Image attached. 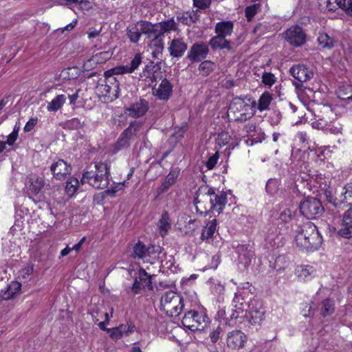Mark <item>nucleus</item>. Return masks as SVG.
I'll return each instance as SVG.
<instances>
[{"label":"nucleus","instance_id":"nucleus-40","mask_svg":"<svg viewBox=\"0 0 352 352\" xmlns=\"http://www.w3.org/2000/svg\"><path fill=\"white\" fill-rule=\"evenodd\" d=\"M157 65H154L153 63L151 62L150 65H147L144 67L140 76L142 77L151 78L152 79V81H157V79L158 78V75L155 74L157 70H154V69H155Z\"/></svg>","mask_w":352,"mask_h":352},{"label":"nucleus","instance_id":"nucleus-47","mask_svg":"<svg viewBox=\"0 0 352 352\" xmlns=\"http://www.w3.org/2000/svg\"><path fill=\"white\" fill-rule=\"evenodd\" d=\"M261 4L254 3L250 6H248L245 9V17L248 21H252L256 14L260 10Z\"/></svg>","mask_w":352,"mask_h":352},{"label":"nucleus","instance_id":"nucleus-31","mask_svg":"<svg viewBox=\"0 0 352 352\" xmlns=\"http://www.w3.org/2000/svg\"><path fill=\"white\" fill-rule=\"evenodd\" d=\"M158 227L160 229V234L164 236L168 231L171 228L170 219L169 214L166 211H164L159 220Z\"/></svg>","mask_w":352,"mask_h":352},{"label":"nucleus","instance_id":"nucleus-8","mask_svg":"<svg viewBox=\"0 0 352 352\" xmlns=\"http://www.w3.org/2000/svg\"><path fill=\"white\" fill-rule=\"evenodd\" d=\"M209 53L208 45L203 41L195 43L188 52L187 58L192 63L205 59Z\"/></svg>","mask_w":352,"mask_h":352},{"label":"nucleus","instance_id":"nucleus-14","mask_svg":"<svg viewBox=\"0 0 352 352\" xmlns=\"http://www.w3.org/2000/svg\"><path fill=\"white\" fill-rule=\"evenodd\" d=\"M289 72L300 83L306 82L314 76L313 70L304 64L294 65L290 68Z\"/></svg>","mask_w":352,"mask_h":352},{"label":"nucleus","instance_id":"nucleus-29","mask_svg":"<svg viewBox=\"0 0 352 352\" xmlns=\"http://www.w3.org/2000/svg\"><path fill=\"white\" fill-rule=\"evenodd\" d=\"M45 180L40 177L31 178L28 187L29 195H37L45 186Z\"/></svg>","mask_w":352,"mask_h":352},{"label":"nucleus","instance_id":"nucleus-10","mask_svg":"<svg viewBox=\"0 0 352 352\" xmlns=\"http://www.w3.org/2000/svg\"><path fill=\"white\" fill-rule=\"evenodd\" d=\"M82 183H88L96 189H104L109 184V179L107 177H98L93 171H85L82 174Z\"/></svg>","mask_w":352,"mask_h":352},{"label":"nucleus","instance_id":"nucleus-58","mask_svg":"<svg viewBox=\"0 0 352 352\" xmlns=\"http://www.w3.org/2000/svg\"><path fill=\"white\" fill-rule=\"evenodd\" d=\"M230 138V137L228 133L221 132L218 135L217 142L220 146H224L228 143Z\"/></svg>","mask_w":352,"mask_h":352},{"label":"nucleus","instance_id":"nucleus-38","mask_svg":"<svg viewBox=\"0 0 352 352\" xmlns=\"http://www.w3.org/2000/svg\"><path fill=\"white\" fill-rule=\"evenodd\" d=\"M334 301L330 299H325L321 302L320 314L323 317L331 315L334 312Z\"/></svg>","mask_w":352,"mask_h":352},{"label":"nucleus","instance_id":"nucleus-62","mask_svg":"<svg viewBox=\"0 0 352 352\" xmlns=\"http://www.w3.org/2000/svg\"><path fill=\"white\" fill-rule=\"evenodd\" d=\"M312 126L317 129H323L327 125V122L322 118L316 119L312 122Z\"/></svg>","mask_w":352,"mask_h":352},{"label":"nucleus","instance_id":"nucleus-6","mask_svg":"<svg viewBox=\"0 0 352 352\" xmlns=\"http://www.w3.org/2000/svg\"><path fill=\"white\" fill-rule=\"evenodd\" d=\"M300 211L307 219H316L322 214L324 207L318 199L307 197L300 202Z\"/></svg>","mask_w":352,"mask_h":352},{"label":"nucleus","instance_id":"nucleus-13","mask_svg":"<svg viewBox=\"0 0 352 352\" xmlns=\"http://www.w3.org/2000/svg\"><path fill=\"white\" fill-rule=\"evenodd\" d=\"M240 300H243V298H240V296L236 294L233 300L235 309L228 308V316H226V323L229 326L234 325L236 324V320L240 317V314H243L244 312L243 302H240Z\"/></svg>","mask_w":352,"mask_h":352},{"label":"nucleus","instance_id":"nucleus-39","mask_svg":"<svg viewBox=\"0 0 352 352\" xmlns=\"http://www.w3.org/2000/svg\"><path fill=\"white\" fill-rule=\"evenodd\" d=\"M96 171L94 173L98 177H107L109 179L110 172L109 167L105 163L98 162L95 164Z\"/></svg>","mask_w":352,"mask_h":352},{"label":"nucleus","instance_id":"nucleus-52","mask_svg":"<svg viewBox=\"0 0 352 352\" xmlns=\"http://www.w3.org/2000/svg\"><path fill=\"white\" fill-rule=\"evenodd\" d=\"M131 143L126 140L124 137L120 135L118 140L114 145V151H119L122 149L127 148L130 146Z\"/></svg>","mask_w":352,"mask_h":352},{"label":"nucleus","instance_id":"nucleus-61","mask_svg":"<svg viewBox=\"0 0 352 352\" xmlns=\"http://www.w3.org/2000/svg\"><path fill=\"white\" fill-rule=\"evenodd\" d=\"M113 76H114V74L111 71V69H110L104 72V77L106 78L107 81L111 82V80H114V82H115L114 88L118 89L119 83L117 80V78L116 77H114Z\"/></svg>","mask_w":352,"mask_h":352},{"label":"nucleus","instance_id":"nucleus-12","mask_svg":"<svg viewBox=\"0 0 352 352\" xmlns=\"http://www.w3.org/2000/svg\"><path fill=\"white\" fill-rule=\"evenodd\" d=\"M247 341L246 335L240 330H233L227 334V346L232 349H240Z\"/></svg>","mask_w":352,"mask_h":352},{"label":"nucleus","instance_id":"nucleus-55","mask_svg":"<svg viewBox=\"0 0 352 352\" xmlns=\"http://www.w3.org/2000/svg\"><path fill=\"white\" fill-rule=\"evenodd\" d=\"M344 190H345L344 200L347 202V206H350V208H352V183L346 184Z\"/></svg>","mask_w":352,"mask_h":352},{"label":"nucleus","instance_id":"nucleus-37","mask_svg":"<svg viewBox=\"0 0 352 352\" xmlns=\"http://www.w3.org/2000/svg\"><path fill=\"white\" fill-rule=\"evenodd\" d=\"M126 34L132 43H138L142 33L141 32V28L138 27L137 25H132L129 26L126 29Z\"/></svg>","mask_w":352,"mask_h":352},{"label":"nucleus","instance_id":"nucleus-27","mask_svg":"<svg viewBox=\"0 0 352 352\" xmlns=\"http://www.w3.org/2000/svg\"><path fill=\"white\" fill-rule=\"evenodd\" d=\"M208 45H210V46L213 50H216L217 49H227L228 50H232L230 41L227 40L226 37H222L217 34V36L211 38Z\"/></svg>","mask_w":352,"mask_h":352},{"label":"nucleus","instance_id":"nucleus-54","mask_svg":"<svg viewBox=\"0 0 352 352\" xmlns=\"http://www.w3.org/2000/svg\"><path fill=\"white\" fill-rule=\"evenodd\" d=\"M294 217V212L290 209L287 208L283 210L280 214L279 220L284 223H289Z\"/></svg>","mask_w":352,"mask_h":352},{"label":"nucleus","instance_id":"nucleus-64","mask_svg":"<svg viewBox=\"0 0 352 352\" xmlns=\"http://www.w3.org/2000/svg\"><path fill=\"white\" fill-rule=\"evenodd\" d=\"M38 122V118H30L28 122L26 123L25 127H24V131L25 132H29L31 130L33 129V128L35 126V125L37 124Z\"/></svg>","mask_w":352,"mask_h":352},{"label":"nucleus","instance_id":"nucleus-25","mask_svg":"<svg viewBox=\"0 0 352 352\" xmlns=\"http://www.w3.org/2000/svg\"><path fill=\"white\" fill-rule=\"evenodd\" d=\"M318 45L327 50H331L336 47L338 44V40L334 36H331L325 32L320 33L318 36Z\"/></svg>","mask_w":352,"mask_h":352},{"label":"nucleus","instance_id":"nucleus-45","mask_svg":"<svg viewBox=\"0 0 352 352\" xmlns=\"http://www.w3.org/2000/svg\"><path fill=\"white\" fill-rule=\"evenodd\" d=\"M337 5L331 0H319V7L321 12L327 13L329 12H333L337 9Z\"/></svg>","mask_w":352,"mask_h":352},{"label":"nucleus","instance_id":"nucleus-20","mask_svg":"<svg viewBox=\"0 0 352 352\" xmlns=\"http://www.w3.org/2000/svg\"><path fill=\"white\" fill-rule=\"evenodd\" d=\"M186 50L187 44L180 38L173 39L168 47L170 55L175 58L182 57Z\"/></svg>","mask_w":352,"mask_h":352},{"label":"nucleus","instance_id":"nucleus-34","mask_svg":"<svg viewBox=\"0 0 352 352\" xmlns=\"http://www.w3.org/2000/svg\"><path fill=\"white\" fill-rule=\"evenodd\" d=\"M158 25L162 32V36H164V34L166 32H170V31H175L177 30V23L173 18L159 22Z\"/></svg>","mask_w":352,"mask_h":352},{"label":"nucleus","instance_id":"nucleus-36","mask_svg":"<svg viewBox=\"0 0 352 352\" xmlns=\"http://www.w3.org/2000/svg\"><path fill=\"white\" fill-rule=\"evenodd\" d=\"M337 94L340 100H346L348 103L352 102V86L346 85L339 87Z\"/></svg>","mask_w":352,"mask_h":352},{"label":"nucleus","instance_id":"nucleus-18","mask_svg":"<svg viewBox=\"0 0 352 352\" xmlns=\"http://www.w3.org/2000/svg\"><path fill=\"white\" fill-rule=\"evenodd\" d=\"M345 195V190L344 188L340 192H336V196L333 195V192L330 190H325L324 196L326 201L332 204L336 208H342L347 206V202L344 200Z\"/></svg>","mask_w":352,"mask_h":352},{"label":"nucleus","instance_id":"nucleus-46","mask_svg":"<svg viewBox=\"0 0 352 352\" xmlns=\"http://www.w3.org/2000/svg\"><path fill=\"white\" fill-rule=\"evenodd\" d=\"M78 184L79 182L76 177H69L67 179L65 186V190L67 193L69 195L74 194L78 188Z\"/></svg>","mask_w":352,"mask_h":352},{"label":"nucleus","instance_id":"nucleus-15","mask_svg":"<svg viewBox=\"0 0 352 352\" xmlns=\"http://www.w3.org/2000/svg\"><path fill=\"white\" fill-rule=\"evenodd\" d=\"M53 176L58 180H63L71 173V166L67 164L63 160H58L50 166Z\"/></svg>","mask_w":352,"mask_h":352},{"label":"nucleus","instance_id":"nucleus-19","mask_svg":"<svg viewBox=\"0 0 352 352\" xmlns=\"http://www.w3.org/2000/svg\"><path fill=\"white\" fill-rule=\"evenodd\" d=\"M153 94L160 100H167L170 97L173 92V86L168 80L164 78L162 80L157 88H153Z\"/></svg>","mask_w":352,"mask_h":352},{"label":"nucleus","instance_id":"nucleus-43","mask_svg":"<svg viewBox=\"0 0 352 352\" xmlns=\"http://www.w3.org/2000/svg\"><path fill=\"white\" fill-rule=\"evenodd\" d=\"M214 69V63L210 60L202 61L199 66V70L202 76H207Z\"/></svg>","mask_w":352,"mask_h":352},{"label":"nucleus","instance_id":"nucleus-33","mask_svg":"<svg viewBox=\"0 0 352 352\" xmlns=\"http://www.w3.org/2000/svg\"><path fill=\"white\" fill-rule=\"evenodd\" d=\"M273 100V96L269 91H265L259 98L257 109L261 112L269 109L270 104Z\"/></svg>","mask_w":352,"mask_h":352},{"label":"nucleus","instance_id":"nucleus-28","mask_svg":"<svg viewBox=\"0 0 352 352\" xmlns=\"http://www.w3.org/2000/svg\"><path fill=\"white\" fill-rule=\"evenodd\" d=\"M233 27V23L230 21H221L216 24L215 32L220 36L226 37L231 35Z\"/></svg>","mask_w":352,"mask_h":352},{"label":"nucleus","instance_id":"nucleus-3","mask_svg":"<svg viewBox=\"0 0 352 352\" xmlns=\"http://www.w3.org/2000/svg\"><path fill=\"white\" fill-rule=\"evenodd\" d=\"M160 302L161 309L171 317L178 316L184 306L183 298L171 291L162 295Z\"/></svg>","mask_w":352,"mask_h":352},{"label":"nucleus","instance_id":"nucleus-1","mask_svg":"<svg viewBox=\"0 0 352 352\" xmlns=\"http://www.w3.org/2000/svg\"><path fill=\"white\" fill-rule=\"evenodd\" d=\"M194 204L197 212L204 216L217 212L221 213L227 203V194L223 191L215 193L214 190L208 186H201L196 192Z\"/></svg>","mask_w":352,"mask_h":352},{"label":"nucleus","instance_id":"nucleus-7","mask_svg":"<svg viewBox=\"0 0 352 352\" xmlns=\"http://www.w3.org/2000/svg\"><path fill=\"white\" fill-rule=\"evenodd\" d=\"M307 35L298 25L290 27L285 33V40L294 47H300L306 42Z\"/></svg>","mask_w":352,"mask_h":352},{"label":"nucleus","instance_id":"nucleus-16","mask_svg":"<svg viewBox=\"0 0 352 352\" xmlns=\"http://www.w3.org/2000/svg\"><path fill=\"white\" fill-rule=\"evenodd\" d=\"M138 25L141 28L142 34L146 35L148 39L152 40L155 38L156 40L159 36H162L158 23H152L150 21L142 20L138 23Z\"/></svg>","mask_w":352,"mask_h":352},{"label":"nucleus","instance_id":"nucleus-60","mask_svg":"<svg viewBox=\"0 0 352 352\" xmlns=\"http://www.w3.org/2000/svg\"><path fill=\"white\" fill-rule=\"evenodd\" d=\"M276 188H277V182L274 179H270L267 181V184H266V191L269 193V194H273L276 190Z\"/></svg>","mask_w":352,"mask_h":352},{"label":"nucleus","instance_id":"nucleus-63","mask_svg":"<svg viewBox=\"0 0 352 352\" xmlns=\"http://www.w3.org/2000/svg\"><path fill=\"white\" fill-rule=\"evenodd\" d=\"M108 333L111 338L114 340H118L122 337L117 327L108 329Z\"/></svg>","mask_w":352,"mask_h":352},{"label":"nucleus","instance_id":"nucleus-41","mask_svg":"<svg viewBox=\"0 0 352 352\" xmlns=\"http://www.w3.org/2000/svg\"><path fill=\"white\" fill-rule=\"evenodd\" d=\"M294 85L297 89V92L298 95L306 96L309 99L314 98V91L307 87L303 85L302 83L300 82H294Z\"/></svg>","mask_w":352,"mask_h":352},{"label":"nucleus","instance_id":"nucleus-21","mask_svg":"<svg viewBox=\"0 0 352 352\" xmlns=\"http://www.w3.org/2000/svg\"><path fill=\"white\" fill-rule=\"evenodd\" d=\"M142 126V122L134 120L129 124V126L125 129L120 135L130 142L135 139Z\"/></svg>","mask_w":352,"mask_h":352},{"label":"nucleus","instance_id":"nucleus-35","mask_svg":"<svg viewBox=\"0 0 352 352\" xmlns=\"http://www.w3.org/2000/svg\"><path fill=\"white\" fill-rule=\"evenodd\" d=\"M139 282H141L142 289L147 288L149 290L153 289L151 276L142 268L138 271Z\"/></svg>","mask_w":352,"mask_h":352},{"label":"nucleus","instance_id":"nucleus-32","mask_svg":"<svg viewBox=\"0 0 352 352\" xmlns=\"http://www.w3.org/2000/svg\"><path fill=\"white\" fill-rule=\"evenodd\" d=\"M67 97L64 94L57 95L51 102L47 104V109L50 112L59 110L66 102Z\"/></svg>","mask_w":352,"mask_h":352},{"label":"nucleus","instance_id":"nucleus-24","mask_svg":"<svg viewBox=\"0 0 352 352\" xmlns=\"http://www.w3.org/2000/svg\"><path fill=\"white\" fill-rule=\"evenodd\" d=\"M21 284L17 281H12L4 290H1V297L3 300H10L14 298L20 294Z\"/></svg>","mask_w":352,"mask_h":352},{"label":"nucleus","instance_id":"nucleus-44","mask_svg":"<svg viewBox=\"0 0 352 352\" xmlns=\"http://www.w3.org/2000/svg\"><path fill=\"white\" fill-rule=\"evenodd\" d=\"M132 256L135 258L146 257V245L140 241L135 243L133 248Z\"/></svg>","mask_w":352,"mask_h":352},{"label":"nucleus","instance_id":"nucleus-49","mask_svg":"<svg viewBox=\"0 0 352 352\" xmlns=\"http://www.w3.org/2000/svg\"><path fill=\"white\" fill-rule=\"evenodd\" d=\"M112 55V53L108 52V51H105V52H102L100 53H98L96 54V55L93 56L91 59L89 60V61H94L96 63H103V62H105L107 61V60H109L111 56Z\"/></svg>","mask_w":352,"mask_h":352},{"label":"nucleus","instance_id":"nucleus-48","mask_svg":"<svg viewBox=\"0 0 352 352\" xmlns=\"http://www.w3.org/2000/svg\"><path fill=\"white\" fill-rule=\"evenodd\" d=\"M335 3L346 14L352 16V0H335Z\"/></svg>","mask_w":352,"mask_h":352},{"label":"nucleus","instance_id":"nucleus-9","mask_svg":"<svg viewBox=\"0 0 352 352\" xmlns=\"http://www.w3.org/2000/svg\"><path fill=\"white\" fill-rule=\"evenodd\" d=\"M249 309L246 310L244 315L241 317L245 318L249 324L252 325H256L260 324V322L264 318L265 311L260 303H256L255 305L253 304L248 306Z\"/></svg>","mask_w":352,"mask_h":352},{"label":"nucleus","instance_id":"nucleus-26","mask_svg":"<svg viewBox=\"0 0 352 352\" xmlns=\"http://www.w3.org/2000/svg\"><path fill=\"white\" fill-rule=\"evenodd\" d=\"M217 222L215 218L210 220L207 222L206 225L202 229L201 234V240L205 241H209L211 239L217 231Z\"/></svg>","mask_w":352,"mask_h":352},{"label":"nucleus","instance_id":"nucleus-42","mask_svg":"<svg viewBox=\"0 0 352 352\" xmlns=\"http://www.w3.org/2000/svg\"><path fill=\"white\" fill-rule=\"evenodd\" d=\"M164 36H159L158 39L155 38L151 40V47L154 48L153 54L156 57L157 54H162L164 49Z\"/></svg>","mask_w":352,"mask_h":352},{"label":"nucleus","instance_id":"nucleus-17","mask_svg":"<svg viewBox=\"0 0 352 352\" xmlns=\"http://www.w3.org/2000/svg\"><path fill=\"white\" fill-rule=\"evenodd\" d=\"M148 110V102L142 98L131 104L126 109L129 116L134 118H138L144 116Z\"/></svg>","mask_w":352,"mask_h":352},{"label":"nucleus","instance_id":"nucleus-23","mask_svg":"<svg viewBox=\"0 0 352 352\" xmlns=\"http://www.w3.org/2000/svg\"><path fill=\"white\" fill-rule=\"evenodd\" d=\"M179 168H174L170 170L168 175L166 177L164 182L158 189V194L166 192L170 186L176 182V179L179 175Z\"/></svg>","mask_w":352,"mask_h":352},{"label":"nucleus","instance_id":"nucleus-2","mask_svg":"<svg viewBox=\"0 0 352 352\" xmlns=\"http://www.w3.org/2000/svg\"><path fill=\"white\" fill-rule=\"evenodd\" d=\"M296 245L302 251L314 252L322 243V237L317 227L311 221H307L299 226L296 231Z\"/></svg>","mask_w":352,"mask_h":352},{"label":"nucleus","instance_id":"nucleus-30","mask_svg":"<svg viewBox=\"0 0 352 352\" xmlns=\"http://www.w3.org/2000/svg\"><path fill=\"white\" fill-rule=\"evenodd\" d=\"M315 268L309 265H300L296 270L297 276L303 280L310 279L316 275Z\"/></svg>","mask_w":352,"mask_h":352},{"label":"nucleus","instance_id":"nucleus-22","mask_svg":"<svg viewBox=\"0 0 352 352\" xmlns=\"http://www.w3.org/2000/svg\"><path fill=\"white\" fill-rule=\"evenodd\" d=\"M177 19L186 25H191L199 19V10H188L185 12L179 13Z\"/></svg>","mask_w":352,"mask_h":352},{"label":"nucleus","instance_id":"nucleus-11","mask_svg":"<svg viewBox=\"0 0 352 352\" xmlns=\"http://www.w3.org/2000/svg\"><path fill=\"white\" fill-rule=\"evenodd\" d=\"M238 254V265L241 270L246 269L250 264L254 254L250 245H238L236 248Z\"/></svg>","mask_w":352,"mask_h":352},{"label":"nucleus","instance_id":"nucleus-56","mask_svg":"<svg viewBox=\"0 0 352 352\" xmlns=\"http://www.w3.org/2000/svg\"><path fill=\"white\" fill-rule=\"evenodd\" d=\"M223 333V329L220 326H218L216 329H214L209 335L210 338V341L212 343H216L218 340L220 338L221 334Z\"/></svg>","mask_w":352,"mask_h":352},{"label":"nucleus","instance_id":"nucleus-4","mask_svg":"<svg viewBox=\"0 0 352 352\" xmlns=\"http://www.w3.org/2000/svg\"><path fill=\"white\" fill-rule=\"evenodd\" d=\"M249 104L241 98H234L230 104L228 113L235 122H243L250 119L253 113Z\"/></svg>","mask_w":352,"mask_h":352},{"label":"nucleus","instance_id":"nucleus-53","mask_svg":"<svg viewBox=\"0 0 352 352\" xmlns=\"http://www.w3.org/2000/svg\"><path fill=\"white\" fill-rule=\"evenodd\" d=\"M276 80L275 76L271 72H263L262 74V82L265 85L271 87Z\"/></svg>","mask_w":352,"mask_h":352},{"label":"nucleus","instance_id":"nucleus-51","mask_svg":"<svg viewBox=\"0 0 352 352\" xmlns=\"http://www.w3.org/2000/svg\"><path fill=\"white\" fill-rule=\"evenodd\" d=\"M143 289L142 287L141 282H139L138 277H136L131 287H129L126 289L128 294L132 293L133 296L140 294L141 290Z\"/></svg>","mask_w":352,"mask_h":352},{"label":"nucleus","instance_id":"nucleus-59","mask_svg":"<svg viewBox=\"0 0 352 352\" xmlns=\"http://www.w3.org/2000/svg\"><path fill=\"white\" fill-rule=\"evenodd\" d=\"M211 4V0H193V6L200 10L208 8Z\"/></svg>","mask_w":352,"mask_h":352},{"label":"nucleus","instance_id":"nucleus-50","mask_svg":"<svg viewBox=\"0 0 352 352\" xmlns=\"http://www.w3.org/2000/svg\"><path fill=\"white\" fill-rule=\"evenodd\" d=\"M142 56L140 54H136L131 60L130 65H127L128 73H133L141 64Z\"/></svg>","mask_w":352,"mask_h":352},{"label":"nucleus","instance_id":"nucleus-57","mask_svg":"<svg viewBox=\"0 0 352 352\" xmlns=\"http://www.w3.org/2000/svg\"><path fill=\"white\" fill-rule=\"evenodd\" d=\"M219 157V155L218 151L208 157V160L206 162V166L208 170H211L214 167L217 163Z\"/></svg>","mask_w":352,"mask_h":352},{"label":"nucleus","instance_id":"nucleus-5","mask_svg":"<svg viewBox=\"0 0 352 352\" xmlns=\"http://www.w3.org/2000/svg\"><path fill=\"white\" fill-rule=\"evenodd\" d=\"M182 322L185 327L192 331H202L208 327L210 319L204 312L190 310L185 314Z\"/></svg>","mask_w":352,"mask_h":352}]
</instances>
